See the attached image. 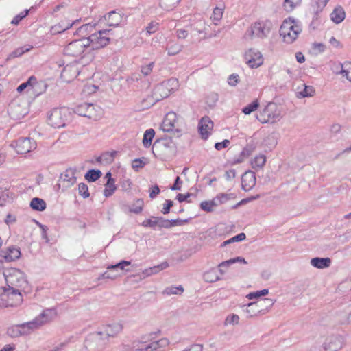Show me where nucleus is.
<instances>
[{"label":"nucleus","instance_id":"48","mask_svg":"<svg viewBox=\"0 0 351 351\" xmlns=\"http://www.w3.org/2000/svg\"><path fill=\"white\" fill-rule=\"evenodd\" d=\"M143 200L142 199H138L132 205L130 208V211L135 214H138L143 210Z\"/></svg>","mask_w":351,"mask_h":351},{"label":"nucleus","instance_id":"5","mask_svg":"<svg viewBox=\"0 0 351 351\" xmlns=\"http://www.w3.org/2000/svg\"><path fill=\"white\" fill-rule=\"evenodd\" d=\"M273 24L270 20H260L251 25L246 31L245 36L250 38L256 37L263 39L269 36Z\"/></svg>","mask_w":351,"mask_h":351},{"label":"nucleus","instance_id":"12","mask_svg":"<svg viewBox=\"0 0 351 351\" xmlns=\"http://www.w3.org/2000/svg\"><path fill=\"white\" fill-rule=\"evenodd\" d=\"M19 154H25L34 150L36 147V142L28 137L19 138L10 145Z\"/></svg>","mask_w":351,"mask_h":351},{"label":"nucleus","instance_id":"42","mask_svg":"<svg viewBox=\"0 0 351 351\" xmlns=\"http://www.w3.org/2000/svg\"><path fill=\"white\" fill-rule=\"evenodd\" d=\"M184 289L181 285L170 286L164 289L162 293L165 295H180L183 293Z\"/></svg>","mask_w":351,"mask_h":351},{"label":"nucleus","instance_id":"13","mask_svg":"<svg viewBox=\"0 0 351 351\" xmlns=\"http://www.w3.org/2000/svg\"><path fill=\"white\" fill-rule=\"evenodd\" d=\"M174 83H178L176 80H169L156 86L152 92L153 99L158 101L167 97L173 90L170 86Z\"/></svg>","mask_w":351,"mask_h":351},{"label":"nucleus","instance_id":"43","mask_svg":"<svg viewBox=\"0 0 351 351\" xmlns=\"http://www.w3.org/2000/svg\"><path fill=\"white\" fill-rule=\"evenodd\" d=\"M223 14V9L216 7L213 9V14L210 16V19L213 21V23L217 25L219 22L222 19Z\"/></svg>","mask_w":351,"mask_h":351},{"label":"nucleus","instance_id":"10","mask_svg":"<svg viewBox=\"0 0 351 351\" xmlns=\"http://www.w3.org/2000/svg\"><path fill=\"white\" fill-rule=\"evenodd\" d=\"M56 315V313L55 310L52 308H48L38 315L35 317L32 321L26 322V326H28V328L31 330V332L37 329L40 326L43 324L49 322L52 320Z\"/></svg>","mask_w":351,"mask_h":351},{"label":"nucleus","instance_id":"53","mask_svg":"<svg viewBox=\"0 0 351 351\" xmlns=\"http://www.w3.org/2000/svg\"><path fill=\"white\" fill-rule=\"evenodd\" d=\"M246 238V236L245 234V233H239L237 235L232 237L231 239L227 240V241H225L223 243H222V246H226V245L228 244H230L232 242H238V241H243L245 240Z\"/></svg>","mask_w":351,"mask_h":351},{"label":"nucleus","instance_id":"19","mask_svg":"<svg viewBox=\"0 0 351 351\" xmlns=\"http://www.w3.org/2000/svg\"><path fill=\"white\" fill-rule=\"evenodd\" d=\"M80 74L78 66L76 64H67L62 70L61 76L66 81H71Z\"/></svg>","mask_w":351,"mask_h":351},{"label":"nucleus","instance_id":"51","mask_svg":"<svg viewBox=\"0 0 351 351\" xmlns=\"http://www.w3.org/2000/svg\"><path fill=\"white\" fill-rule=\"evenodd\" d=\"M158 217H151L149 219H145L142 226L155 229L158 226Z\"/></svg>","mask_w":351,"mask_h":351},{"label":"nucleus","instance_id":"34","mask_svg":"<svg viewBox=\"0 0 351 351\" xmlns=\"http://www.w3.org/2000/svg\"><path fill=\"white\" fill-rule=\"evenodd\" d=\"M155 136V131L152 128L146 130L143 134V145L145 148H149Z\"/></svg>","mask_w":351,"mask_h":351},{"label":"nucleus","instance_id":"31","mask_svg":"<svg viewBox=\"0 0 351 351\" xmlns=\"http://www.w3.org/2000/svg\"><path fill=\"white\" fill-rule=\"evenodd\" d=\"M329 0H311V7L315 15L322 12Z\"/></svg>","mask_w":351,"mask_h":351},{"label":"nucleus","instance_id":"56","mask_svg":"<svg viewBox=\"0 0 351 351\" xmlns=\"http://www.w3.org/2000/svg\"><path fill=\"white\" fill-rule=\"evenodd\" d=\"M154 66V62H149L147 64L143 65L141 66V71L144 76H148L152 72Z\"/></svg>","mask_w":351,"mask_h":351},{"label":"nucleus","instance_id":"24","mask_svg":"<svg viewBox=\"0 0 351 351\" xmlns=\"http://www.w3.org/2000/svg\"><path fill=\"white\" fill-rule=\"evenodd\" d=\"M345 18V10L343 7L340 5L335 7L330 14L331 21L336 24L341 23Z\"/></svg>","mask_w":351,"mask_h":351},{"label":"nucleus","instance_id":"26","mask_svg":"<svg viewBox=\"0 0 351 351\" xmlns=\"http://www.w3.org/2000/svg\"><path fill=\"white\" fill-rule=\"evenodd\" d=\"M182 48L183 46L182 45L171 40L167 42L165 49L169 56H176L182 50Z\"/></svg>","mask_w":351,"mask_h":351},{"label":"nucleus","instance_id":"17","mask_svg":"<svg viewBox=\"0 0 351 351\" xmlns=\"http://www.w3.org/2000/svg\"><path fill=\"white\" fill-rule=\"evenodd\" d=\"M255 173L252 171H245L241 178V186L245 191H249L256 184Z\"/></svg>","mask_w":351,"mask_h":351},{"label":"nucleus","instance_id":"47","mask_svg":"<svg viewBox=\"0 0 351 351\" xmlns=\"http://www.w3.org/2000/svg\"><path fill=\"white\" fill-rule=\"evenodd\" d=\"M7 334L11 337H18L23 336V332L21 330L20 325H14L8 328Z\"/></svg>","mask_w":351,"mask_h":351},{"label":"nucleus","instance_id":"40","mask_svg":"<svg viewBox=\"0 0 351 351\" xmlns=\"http://www.w3.org/2000/svg\"><path fill=\"white\" fill-rule=\"evenodd\" d=\"M32 45H27L21 47H19L14 50L10 54V58H14L17 57L21 56L23 54H24L26 52L29 51L32 49Z\"/></svg>","mask_w":351,"mask_h":351},{"label":"nucleus","instance_id":"60","mask_svg":"<svg viewBox=\"0 0 351 351\" xmlns=\"http://www.w3.org/2000/svg\"><path fill=\"white\" fill-rule=\"evenodd\" d=\"M95 27V25H91L90 23H87V24H84L83 25H82L78 31L80 34H88V33H90L93 29Z\"/></svg>","mask_w":351,"mask_h":351},{"label":"nucleus","instance_id":"28","mask_svg":"<svg viewBox=\"0 0 351 351\" xmlns=\"http://www.w3.org/2000/svg\"><path fill=\"white\" fill-rule=\"evenodd\" d=\"M76 21H73L72 23H70L69 21H62L59 24L52 26L51 27L50 32L52 34H60L62 32H64L65 30L71 28Z\"/></svg>","mask_w":351,"mask_h":351},{"label":"nucleus","instance_id":"27","mask_svg":"<svg viewBox=\"0 0 351 351\" xmlns=\"http://www.w3.org/2000/svg\"><path fill=\"white\" fill-rule=\"evenodd\" d=\"M331 264L330 258H313L311 260V265L318 269H324L329 267Z\"/></svg>","mask_w":351,"mask_h":351},{"label":"nucleus","instance_id":"29","mask_svg":"<svg viewBox=\"0 0 351 351\" xmlns=\"http://www.w3.org/2000/svg\"><path fill=\"white\" fill-rule=\"evenodd\" d=\"M236 197L234 193H221L217 194L214 198V201L215 202V205L219 206L221 204H226L230 199H233Z\"/></svg>","mask_w":351,"mask_h":351},{"label":"nucleus","instance_id":"21","mask_svg":"<svg viewBox=\"0 0 351 351\" xmlns=\"http://www.w3.org/2000/svg\"><path fill=\"white\" fill-rule=\"evenodd\" d=\"M0 254L6 261L10 262L19 259L21 253L19 248L12 246L6 250L1 251Z\"/></svg>","mask_w":351,"mask_h":351},{"label":"nucleus","instance_id":"41","mask_svg":"<svg viewBox=\"0 0 351 351\" xmlns=\"http://www.w3.org/2000/svg\"><path fill=\"white\" fill-rule=\"evenodd\" d=\"M315 92V89L313 86L304 85L303 89L297 93V96L299 98L312 97L314 95Z\"/></svg>","mask_w":351,"mask_h":351},{"label":"nucleus","instance_id":"8","mask_svg":"<svg viewBox=\"0 0 351 351\" xmlns=\"http://www.w3.org/2000/svg\"><path fill=\"white\" fill-rule=\"evenodd\" d=\"M1 300L6 306H18L23 301V295L19 289L0 288Z\"/></svg>","mask_w":351,"mask_h":351},{"label":"nucleus","instance_id":"49","mask_svg":"<svg viewBox=\"0 0 351 351\" xmlns=\"http://www.w3.org/2000/svg\"><path fill=\"white\" fill-rule=\"evenodd\" d=\"M200 207L204 211L212 212L213 211L214 208L217 207V205H215V202L213 199L210 201H203L200 204Z\"/></svg>","mask_w":351,"mask_h":351},{"label":"nucleus","instance_id":"59","mask_svg":"<svg viewBox=\"0 0 351 351\" xmlns=\"http://www.w3.org/2000/svg\"><path fill=\"white\" fill-rule=\"evenodd\" d=\"M158 29V23L154 21L151 22L146 27V32L148 35L154 34Z\"/></svg>","mask_w":351,"mask_h":351},{"label":"nucleus","instance_id":"45","mask_svg":"<svg viewBox=\"0 0 351 351\" xmlns=\"http://www.w3.org/2000/svg\"><path fill=\"white\" fill-rule=\"evenodd\" d=\"M101 176V172L99 170L91 169L86 173L85 178L88 182H95L98 180Z\"/></svg>","mask_w":351,"mask_h":351},{"label":"nucleus","instance_id":"61","mask_svg":"<svg viewBox=\"0 0 351 351\" xmlns=\"http://www.w3.org/2000/svg\"><path fill=\"white\" fill-rule=\"evenodd\" d=\"M136 346L138 351H154V350L151 348V343L146 344L145 343L138 342L136 343Z\"/></svg>","mask_w":351,"mask_h":351},{"label":"nucleus","instance_id":"33","mask_svg":"<svg viewBox=\"0 0 351 351\" xmlns=\"http://www.w3.org/2000/svg\"><path fill=\"white\" fill-rule=\"evenodd\" d=\"M236 263H241L243 264H247V261L244 258L238 256L236 258H230L229 260H227L226 261L221 262L220 264H219V271L221 274H223L225 271L223 270L222 267H229L232 264Z\"/></svg>","mask_w":351,"mask_h":351},{"label":"nucleus","instance_id":"15","mask_svg":"<svg viewBox=\"0 0 351 351\" xmlns=\"http://www.w3.org/2000/svg\"><path fill=\"white\" fill-rule=\"evenodd\" d=\"M343 338L339 335L327 337L322 345L323 351H337L342 348Z\"/></svg>","mask_w":351,"mask_h":351},{"label":"nucleus","instance_id":"38","mask_svg":"<svg viewBox=\"0 0 351 351\" xmlns=\"http://www.w3.org/2000/svg\"><path fill=\"white\" fill-rule=\"evenodd\" d=\"M30 207L34 210L43 211L46 208V203L43 199L34 197L30 202Z\"/></svg>","mask_w":351,"mask_h":351},{"label":"nucleus","instance_id":"20","mask_svg":"<svg viewBox=\"0 0 351 351\" xmlns=\"http://www.w3.org/2000/svg\"><path fill=\"white\" fill-rule=\"evenodd\" d=\"M177 115L173 112H168L165 119L162 121L161 124V129L164 132H171L173 131L175 128V123L176 122Z\"/></svg>","mask_w":351,"mask_h":351},{"label":"nucleus","instance_id":"4","mask_svg":"<svg viewBox=\"0 0 351 351\" xmlns=\"http://www.w3.org/2000/svg\"><path fill=\"white\" fill-rule=\"evenodd\" d=\"M6 289H19L24 288L27 282L25 274L16 268H10L4 271Z\"/></svg>","mask_w":351,"mask_h":351},{"label":"nucleus","instance_id":"16","mask_svg":"<svg viewBox=\"0 0 351 351\" xmlns=\"http://www.w3.org/2000/svg\"><path fill=\"white\" fill-rule=\"evenodd\" d=\"M213 128V122L208 117H202L198 124V130L202 138L207 139L211 134Z\"/></svg>","mask_w":351,"mask_h":351},{"label":"nucleus","instance_id":"55","mask_svg":"<svg viewBox=\"0 0 351 351\" xmlns=\"http://www.w3.org/2000/svg\"><path fill=\"white\" fill-rule=\"evenodd\" d=\"M269 293L268 289H264L260 291H256L255 292H252L247 294V298L250 300H252L254 298H256L261 296H264L267 295Z\"/></svg>","mask_w":351,"mask_h":351},{"label":"nucleus","instance_id":"11","mask_svg":"<svg viewBox=\"0 0 351 351\" xmlns=\"http://www.w3.org/2000/svg\"><path fill=\"white\" fill-rule=\"evenodd\" d=\"M87 41L83 37L81 39L75 40L69 43L64 49V53L68 56L77 57L80 56L88 47Z\"/></svg>","mask_w":351,"mask_h":351},{"label":"nucleus","instance_id":"3","mask_svg":"<svg viewBox=\"0 0 351 351\" xmlns=\"http://www.w3.org/2000/svg\"><path fill=\"white\" fill-rule=\"evenodd\" d=\"M280 35L287 43H293L302 32L300 23L291 17L283 21L280 27Z\"/></svg>","mask_w":351,"mask_h":351},{"label":"nucleus","instance_id":"14","mask_svg":"<svg viewBox=\"0 0 351 351\" xmlns=\"http://www.w3.org/2000/svg\"><path fill=\"white\" fill-rule=\"evenodd\" d=\"M245 60L250 68H258L263 63L262 53L255 49H250L245 52Z\"/></svg>","mask_w":351,"mask_h":351},{"label":"nucleus","instance_id":"23","mask_svg":"<svg viewBox=\"0 0 351 351\" xmlns=\"http://www.w3.org/2000/svg\"><path fill=\"white\" fill-rule=\"evenodd\" d=\"M262 305L259 302L249 303L245 309L247 317H253L263 314V310L261 308Z\"/></svg>","mask_w":351,"mask_h":351},{"label":"nucleus","instance_id":"37","mask_svg":"<svg viewBox=\"0 0 351 351\" xmlns=\"http://www.w3.org/2000/svg\"><path fill=\"white\" fill-rule=\"evenodd\" d=\"M117 189L114 179H108L104 189V195L106 197H110Z\"/></svg>","mask_w":351,"mask_h":351},{"label":"nucleus","instance_id":"2","mask_svg":"<svg viewBox=\"0 0 351 351\" xmlns=\"http://www.w3.org/2000/svg\"><path fill=\"white\" fill-rule=\"evenodd\" d=\"M283 117L282 108L274 102H269L256 114L257 120L263 124H273Z\"/></svg>","mask_w":351,"mask_h":351},{"label":"nucleus","instance_id":"36","mask_svg":"<svg viewBox=\"0 0 351 351\" xmlns=\"http://www.w3.org/2000/svg\"><path fill=\"white\" fill-rule=\"evenodd\" d=\"M266 162V157L263 154L256 156L251 161L253 169H261L263 167Z\"/></svg>","mask_w":351,"mask_h":351},{"label":"nucleus","instance_id":"1","mask_svg":"<svg viewBox=\"0 0 351 351\" xmlns=\"http://www.w3.org/2000/svg\"><path fill=\"white\" fill-rule=\"evenodd\" d=\"M123 329L120 323H112L105 327L104 330L90 334L85 341V347L88 351H99L106 344V340L109 337H114Z\"/></svg>","mask_w":351,"mask_h":351},{"label":"nucleus","instance_id":"52","mask_svg":"<svg viewBox=\"0 0 351 351\" xmlns=\"http://www.w3.org/2000/svg\"><path fill=\"white\" fill-rule=\"evenodd\" d=\"M169 267V263L167 262H163L158 265H155L154 267H149L150 270L151 275H154L167 269Z\"/></svg>","mask_w":351,"mask_h":351},{"label":"nucleus","instance_id":"35","mask_svg":"<svg viewBox=\"0 0 351 351\" xmlns=\"http://www.w3.org/2000/svg\"><path fill=\"white\" fill-rule=\"evenodd\" d=\"M302 0H284L282 8L287 12H291L295 8L300 6Z\"/></svg>","mask_w":351,"mask_h":351},{"label":"nucleus","instance_id":"25","mask_svg":"<svg viewBox=\"0 0 351 351\" xmlns=\"http://www.w3.org/2000/svg\"><path fill=\"white\" fill-rule=\"evenodd\" d=\"M105 19L107 21L108 26L117 27L120 24L122 16L119 13L111 11L108 14L107 16H105Z\"/></svg>","mask_w":351,"mask_h":351},{"label":"nucleus","instance_id":"22","mask_svg":"<svg viewBox=\"0 0 351 351\" xmlns=\"http://www.w3.org/2000/svg\"><path fill=\"white\" fill-rule=\"evenodd\" d=\"M334 72L337 74H341L351 82V62H345L343 64H337L335 65Z\"/></svg>","mask_w":351,"mask_h":351},{"label":"nucleus","instance_id":"57","mask_svg":"<svg viewBox=\"0 0 351 351\" xmlns=\"http://www.w3.org/2000/svg\"><path fill=\"white\" fill-rule=\"evenodd\" d=\"M239 322V317L236 314L228 315L225 320V325H235L238 324Z\"/></svg>","mask_w":351,"mask_h":351},{"label":"nucleus","instance_id":"32","mask_svg":"<svg viewBox=\"0 0 351 351\" xmlns=\"http://www.w3.org/2000/svg\"><path fill=\"white\" fill-rule=\"evenodd\" d=\"M203 279L206 282H215L220 280L215 268H211L203 274Z\"/></svg>","mask_w":351,"mask_h":351},{"label":"nucleus","instance_id":"62","mask_svg":"<svg viewBox=\"0 0 351 351\" xmlns=\"http://www.w3.org/2000/svg\"><path fill=\"white\" fill-rule=\"evenodd\" d=\"M230 141L228 139H225L222 142L216 143L215 144V148L217 150H221L223 148L227 147L230 145Z\"/></svg>","mask_w":351,"mask_h":351},{"label":"nucleus","instance_id":"50","mask_svg":"<svg viewBox=\"0 0 351 351\" xmlns=\"http://www.w3.org/2000/svg\"><path fill=\"white\" fill-rule=\"evenodd\" d=\"M34 81H35V77L31 76L28 80L25 82H23L21 84L16 88L17 91L19 93L23 92L25 89L27 88L28 91L31 89L32 87V83H34Z\"/></svg>","mask_w":351,"mask_h":351},{"label":"nucleus","instance_id":"58","mask_svg":"<svg viewBox=\"0 0 351 351\" xmlns=\"http://www.w3.org/2000/svg\"><path fill=\"white\" fill-rule=\"evenodd\" d=\"M29 13V10H25L16 16L14 17L12 21H11V23L13 25H18L20 21L24 19Z\"/></svg>","mask_w":351,"mask_h":351},{"label":"nucleus","instance_id":"39","mask_svg":"<svg viewBox=\"0 0 351 351\" xmlns=\"http://www.w3.org/2000/svg\"><path fill=\"white\" fill-rule=\"evenodd\" d=\"M169 344V341L167 338H162L159 340L151 342V348L154 351H161L162 349L166 348Z\"/></svg>","mask_w":351,"mask_h":351},{"label":"nucleus","instance_id":"63","mask_svg":"<svg viewBox=\"0 0 351 351\" xmlns=\"http://www.w3.org/2000/svg\"><path fill=\"white\" fill-rule=\"evenodd\" d=\"M239 75L237 74H232L229 76L228 79V83L229 85L232 86H234L237 85L239 81Z\"/></svg>","mask_w":351,"mask_h":351},{"label":"nucleus","instance_id":"64","mask_svg":"<svg viewBox=\"0 0 351 351\" xmlns=\"http://www.w3.org/2000/svg\"><path fill=\"white\" fill-rule=\"evenodd\" d=\"M160 192L159 187L157 185L152 186L149 190V197L154 199L157 195Z\"/></svg>","mask_w":351,"mask_h":351},{"label":"nucleus","instance_id":"30","mask_svg":"<svg viewBox=\"0 0 351 351\" xmlns=\"http://www.w3.org/2000/svg\"><path fill=\"white\" fill-rule=\"evenodd\" d=\"M47 88V84L43 81H37L35 77V81L34 83H32L31 90L34 95L38 96L41 95L43 93L45 92Z\"/></svg>","mask_w":351,"mask_h":351},{"label":"nucleus","instance_id":"6","mask_svg":"<svg viewBox=\"0 0 351 351\" xmlns=\"http://www.w3.org/2000/svg\"><path fill=\"white\" fill-rule=\"evenodd\" d=\"M110 29L98 30L88 37H84L87 41V46L92 49H101L106 47L110 42Z\"/></svg>","mask_w":351,"mask_h":351},{"label":"nucleus","instance_id":"54","mask_svg":"<svg viewBox=\"0 0 351 351\" xmlns=\"http://www.w3.org/2000/svg\"><path fill=\"white\" fill-rule=\"evenodd\" d=\"M78 193L83 198H87L89 197L90 193L88 192V187L84 183H80L78 185Z\"/></svg>","mask_w":351,"mask_h":351},{"label":"nucleus","instance_id":"18","mask_svg":"<svg viewBox=\"0 0 351 351\" xmlns=\"http://www.w3.org/2000/svg\"><path fill=\"white\" fill-rule=\"evenodd\" d=\"M60 181L66 188L73 186L76 182L75 170L72 168L67 169L60 175Z\"/></svg>","mask_w":351,"mask_h":351},{"label":"nucleus","instance_id":"44","mask_svg":"<svg viewBox=\"0 0 351 351\" xmlns=\"http://www.w3.org/2000/svg\"><path fill=\"white\" fill-rule=\"evenodd\" d=\"M180 0H160V5L165 10H173Z\"/></svg>","mask_w":351,"mask_h":351},{"label":"nucleus","instance_id":"9","mask_svg":"<svg viewBox=\"0 0 351 351\" xmlns=\"http://www.w3.org/2000/svg\"><path fill=\"white\" fill-rule=\"evenodd\" d=\"M73 112L81 117L97 120L102 115L101 108L93 104L83 103L73 108Z\"/></svg>","mask_w":351,"mask_h":351},{"label":"nucleus","instance_id":"7","mask_svg":"<svg viewBox=\"0 0 351 351\" xmlns=\"http://www.w3.org/2000/svg\"><path fill=\"white\" fill-rule=\"evenodd\" d=\"M70 112L65 107L53 108L48 116V123L56 128H63L66 125Z\"/></svg>","mask_w":351,"mask_h":351},{"label":"nucleus","instance_id":"46","mask_svg":"<svg viewBox=\"0 0 351 351\" xmlns=\"http://www.w3.org/2000/svg\"><path fill=\"white\" fill-rule=\"evenodd\" d=\"M259 106V101L258 99L254 100L251 104H248L245 107L242 108V112L245 114L248 115L250 114L252 112L257 110Z\"/></svg>","mask_w":351,"mask_h":351}]
</instances>
